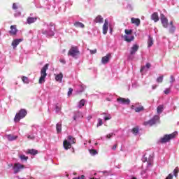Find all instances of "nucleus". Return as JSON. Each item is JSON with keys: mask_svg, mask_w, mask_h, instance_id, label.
I'll list each match as a JSON object with an SVG mask.
<instances>
[{"mask_svg": "<svg viewBox=\"0 0 179 179\" xmlns=\"http://www.w3.org/2000/svg\"><path fill=\"white\" fill-rule=\"evenodd\" d=\"M9 33L11 36H16L17 33V29L16 28V25L10 26V30L9 31Z\"/></svg>", "mask_w": 179, "mask_h": 179, "instance_id": "12", "label": "nucleus"}, {"mask_svg": "<svg viewBox=\"0 0 179 179\" xmlns=\"http://www.w3.org/2000/svg\"><path fill=\"white\" fill-rule=\"evenodd\" d=\"M22 41H23V39H15L13 41L11 45H13V48H16Z\"/></svg>", "mask_w": 179, "mask_h": 179, "instance_id": "15", "label": "nucleus"}, {"mask_svg": "<svg viewBox=\"0 0 179 179\" xmlns=\"http://www.w3.org/2000/svg\"><path fill=\"white\" fill-rule=\"evenodd\" d=\"M177 136V131H175L171 134H165L162 138L159 140V143H167V142H170L171 139H174Z\"/></svg>", "mask_w": 179, "mask_h": 179, "instance_id": "3", "label": "nucleus"}, {"mask_svg": "<svg viewBox=\"0 0 179 179\" xmlns=\"http://www.w3.org/2000/svg\"><path fill=\"white\" fill-rule=\"evenodd\" d=\"M124 32H125V34H127V36H131V34H132V29H130V30L125 29Z\"/></svg>", "mask_w": 179, "mask_h": 179, "instance_id": "38", "label": "nucleus"}, {"mask_svg": "<svg viewBox=\"0 0 179 179\" xmlns=\"http://www.w3.org/2000/svg\"><path fill=\"white\" fill-rule=\"evenodd\" d=\"M113 135H114V133H110V134H108L106 136L107 139H110L111 136H113Z\"/></svg>", "mask_w": 179, "mask_h": 179, "instance_id": "44", "label": "nucleus"}, {"mask_svg": "<svg viewBox=\"0 0 179 179\" xmlns=\"http://www.w3.org/2000/svg\"><path fill=\"white\" fill-rule=\"evenodd\" d=\"M22 80L23 83H25L27 85H29V78H27V76H22Z\"/></svg>", "mask_w": 179, "mask_h": 179, "instance_id": "29", "label": "nucleus"}, {"mask_svg": "<svg viewBox=\"0 0 179 179\" xmlns=\"http://www.w3.org/2000/svg\"><path fill=\"white\" fill-rule=\"evenodd\" d=\"M80 179H85V176H84V175H82V176L80 177Z\"/></svg>", "mask_w": 179, "mask_h": 179, "instance_id": "54", "label": "nucleus"}, {"mask_svg": "<svg viewBox=\"0 0 179 179\" xmlns=\"http://www.w3.org/2000/svg\"><path fill=\"white\" fill-rule=\"evenodd\" d=\"M164 108V106H163V105H159V106L157 108V114H162V113H163Z\"/></svg>", "mask_w": 179, "mask_h": 179, "instance_id": "25", "label": "nucleus"}, {"mask_svg": "<svg viewBox=\"0 0 179 179\" xmlns=\"http://www.w3.org/2000/svg\"><path fill=\"white\" fill-rule=\"evenodd\" d=\"M159 20V14L157 12H155L151 15V20H153L155 23Z\"/></svg>", "mask_w": 179, "mask_h": 179, "instance_id": "18", "label": "nucleus"}, {"mask_svg": "<svg viewBox=\"0 0 179 179\" xmlns=\"http://www.w3.org/2000/svg\"><path fill=\"white\" fill-rule=\"evenodd\" d=\"M135 38V36L133 35H124V41H127V43H131V41H134Z\"/></svg>", "mask_w": 179, "mask_h": 179, "instance_id": "17", "label": "nucleus"}, {"mask_svg": "<svg viewBox=\"0 0 179 179\" xmlns=\"http://www.w3.org/2000/svg\"><path fill=\"white\" fill-rule=\"evenodd\" d=\"M131 132L132 134H134V135H136L138 134V132H139V127H135L131 129Z\"/></svg>", "mask_w": 179, "mask_h": 179, "instance_id": "30", "label": "nucleus"}, {"mask_svg": "<svg viewBox=\"0 0 179 179\" xmlns=\"http://www.w3.org/2000/svg\"><path fill=\"white\" fill-rule=\"evenodd\" d=\"M0 36H1V32H0Z\"/></svg>", "mask_w": 179, "mask_h": 179, "instance_id": "61", "label": "nucleus"}, {"mask_svg": "<svg viewBox=\"0 0 179 179\" xmlns=\"http://www.w3.org/2000/svg\"><path fill=\"white\" fill-rule=\"evenodd\" d=\"M63 145L66 150H68V149H71V148L72 147V145H71V143L68 142L67 140L64 141Z\"/></svg>", "mask_w": 179, "mask_h": 179, "instance_id": "19", "label": "nucleus"}, {"mask_svg": "<svg viewBox=\"0 0 179 179\" xmlns=\"http://www.w3.org/2000/svg\"><path fill=\"white\" fill-rule=\"evenodd\" d=\"M27 22L28 24H31V23H35V22H37V17H28Z\"/></svg>", "mask_w": 179, "mask_h": 179, "instance_id": "20", "label": "nucleus"}, {"mask_svg": "<svg viewBox=\"0 0 179 179\" xmlns=\"http://www.w3.org/2000/svg\"><path fill=\"white\" fill-rule=\"evenodd\" d=\"M56 129H57V134H59V132H61L62 131V124L57 123L56 124Z\"/></svg>", "mask_w": 179, "mask_h": 179, "instance_id": "26", "label": "nucleus"}, {"mask_svg": "<svg viewBox=\"0 0 179 179\" xmlns=\"http://www.w3.org/2000/svg\"><path fill=\"white\" fill-rule=\"evenodd\" d=\"M157 122H160V116L155 115L151 120L144 122L143 125H150V127H152V125L157 124Z\"/></svg>", "mask_w": 179, "mask_h": 179, "instance_id": "5", "label": "nucleus"}, {"mask_svg": "<svg viewBox=\"0 0 179 179\" xmlns=\"http://www.w3.org/2000/svg\"><path fill=\"white\" fill-rule=\"evenodd\" d=\"M163 76H161L157 78V83H163Z\"/></svg>", "mask_w": 179, "mask_h": 179, "instance_id": "36", "label": "nucleus"}, {"mask_svg": "<svg viewBox=\"0 0 179 179\" xmlns=\"http://www.w3.org/2000/svg\"><path fill=\"white\" fill-rule=\"evenodd\" d=\"M24 169V165L20 164L19 163H15L13 166L14 174H17V173H20L21 170Z\"/></svg>", "mask_w": 179, "mask_h": 179, "instance_id": "7", "label": "nucleus"}, {"mask_svg": "<svg viewBox=\"0 0 179 179\" xmlns=\"http://www.w3.org/2000/svg\"><path fill=\"white\" fill-rule=\"evenodd\" d=\"M48 66H50V64H46L41 70V77L38 80V83H40V85H42V83H44V82H45V78H47V71H48Z\"/></svg>", "mask_w": 179, "mask_h": 179, "instance_id": "2", "label": "nucleus"}, {"mask_svg": "<svg viewBox=\"0 0 179 179\" xmlns=\"http://www.w3.org/2000/svg\"><path fill=\"white\" fill-rule=\"evenodd\" d=\"M74 26L76 27H81V29H85V24L82 22H76L74 23Z\"/></svg>", "mask_w": 179, "mask_h": 179, "instance_id": "27", "label": "nucleus"}, {"mask_svg": "<svg viewBox=\"0 0 179 179\" xmlns=\"http://www.w3.org/2000/svg\"><path fill=\"white\" fill-rule=\"evenodd\" d=\"M138 50H139V45L136 44L133 45L130 50L131 55H134V54H136V51H138Z\"/></svg>", "mask_w": 179, "mask_h": 179, "instance_id": "13", "label": "nucleus"}, {"mask_svg": "<svg viewBox=\"0 0 179 179\" xmlns=\"http://www.w3.org/2000/svg\"><path fill=\"white\" fill-rule=\"evenodd\" d=\"M149 164H152L151 163H150Z\"/></svg>", "mask_w": 179, "mask_h": 179, "instance_id": "60", "label": "nucleus"}, {"mask_svg": "<svg viewBox=\"0 0 179 179\" xmlns=\"http://www.w3.org/2000/svg\"><path fill=\"white\" fill-rule=\"evenodd\" d=\"M67 139L70 141L69 143L72 145L76 143V138L72 136H68Z\"/></svg>", "mask_w": 179, "mask_h": 179, "instance_id": "22", "label": "nucleus"}, {"mask_svg": "<svg viewBox=\"0 0 179 179\" xmlns=\"http://www.w3.org/2000/svg\"><path fill=\"white\" fill-rule=\"evenodd\" d=\"M89 152L90 153V155H92V156H96V155H97V150H96L91 149V150H89Z\"/></svg>", "mask_w": 179, "mask_h": 179, "instance_id": "33", "label": "nucleus"}, {"mask_svg": "<svg viewBox=\"0 0 179 179\" xmlns=\"http://www.w3.org/2000/svg\"><path fill=\"white\" fill-rule=\"evenodd\" d=\"M117 101L120 104H129V103H131V100H129V99H125L122 97L117 98Z\"/></svg>", "mask_w": 179, "mask_h": 179, "instance_id": "9", "label": "nucleus"}, {"mask_svg": "<svg viewBox=\"0 0 179 179\" xmlns=\"http://www.w3.org/2000/svg\"><path fill=\"white\" fill-rule=\"evenodd\" d=\"M30 179H34V178H31Z\"/></svg>", "mask_w": 179, "mask_h": 179, "instance_id": "59", "label": "nucleus"}, {"mask_svg": "<svg viewBox=\"0 0 179 179\" xmlns=\"http://www.w3.org/2000/svg\"><path fill=\"white\" fill-rule=\"evenodd\" d=\"M27 153L29 155H33V156H36V155L38 154V151L37 150L31 149L28 150Z\"/></svg>", "mask_w": 179, "mask_h": 179, "instance_id": "24", "label": "nucleus"}, {"mask_svg": "<svg viewBox=\"0 0 179 179\" xmlns=\"http://www.w3.org/2000/svg\"><path fill=\"white\" fill-rule=\"evenodd\" d=\"M55 110H56V112H57V113H59V111L61 110V106H58V103L56 104Z\"/></svg>", "mask_w": 179, "mask_h": 179, "instance_id": "40", "label": "nucleus"}, {"mask_svg": "<svg viewBox=\"0 0 179 179\" xmlns=\"http://www.w3.org/2000/svg\"><path fill=\"white\" fill-rule=\"evenodd\" d=\"M164 93L165 94H170V89H166V90H164Z\"/></svg>", "mask_w": 179, "mask_h": 179, "instance_id": "45", "label": "nucleus"}, {"mask_svg": "<svg viewBox=\"0 0 179 179\" xmlns=\"http://www.w3.org/2000/svg\"><path fill=\"white\" fill-rule=\"evenodd\" d=\"M20 159L22 161V162H27V160L29 159V157H26V155H22L20 156Z\"/></svg>", "mask_w": 179, "mask_h": 179, "instance_id": "32", "label": "nucleus"}, {"mask_svg": "<svg viewBox=\"0 0 179 179\" xmlns=\"http://www.w3.org/2000/svg\"><path fill=\"white\" fill-rule=\"evenodd\" d=\"M161 23L165 29L169 27V20L164 16V15H162L161 16Z\"/></svg>", "mask_w": 179, "mask_h": 179, "instance_id": "8", "label": "nucleus"}, {"mask_svg": "<svg viewBox=\"0 0 179 179\" xmlns=\"http://www.w3.org/2000/svg\"><path fill=\"white\" fill-rule=\"evenodd\" d=\"M103 22H104V18L101 15L96 16L94 20V23H99L100 24H101Z\"/></svg>", "mask_w": 179, "mask_h": 179, "instance_id": "14", "label": "nucleus"}, {"mask_svg": "<svg viewBox=\"0 0 179 179\" xmlns=\"http://www.w3.org/2000/svg\"><path fill=\"white\" fill-rule=\"evenodd\" d=\"M148 47H152L153 45V38L149 36L148 40Z\"/></svg>", "mask_w": 179, "mask_h": 179, "instance_id": "28", "label": "nucleus"}, {"mask_svg": "<svg viewBox=\"0 0 179 179\" xmlns=\"http://www.w3.org/2000/svg\"><path fill=\"white\" fill-rule=\"evenodd\" d=\"M55 30V24L50 23L48 25V30L42 29L41 33L48 37H52L55 34L54 33Z\"/></svg>", "mask_w": 179, "mask_h": 179, "instance_id": "1", "label": "nucleus"}, {"mask_svg": "<svg viewBox=\"0 0 179 179\" xmlns=\"http://www.w3.org/2000/svg\"><path fill=\"white\" fill-rule=\"evenodd\" d=\"M73 179H80V177H78V178H73Z\"/></svg>", "mask_w": 179, "mask_h": 179, "instance_id": "57", "label": "nucleus"}, {"mask_svg": "<svg viewBox=\"0 0 179 179\" xmlns=\"http://www.w3.org/2000/svg\"><path fill=\"white\" fill-rule=\"evenodd\" d=\"M13 9H14V10L17 9V5L16 4V3H14L13 4Z\"/></svg>", "mask_w": 179, "mask_h": 179, "instance_id": "47", "label": "nucleus"}, {"mask_svg": "<svg viewBox=\"0 0 179 179\" xmlns=\"http://www.w3.org/2000/svg\"><path fill=\"white\" fill-rule=\"evenodd\" d=\"M157 87V85H152L153 90H155V89H156Z\"/></svg>", "mask_w": 179, "mask_h": 179, "instance_id": "53", "label": "nucleus"}, {"mask_svg": "<svg viewBox=\"0 0 179 179\" xmlns=\"http://www.w3.org/2000/svg\"><path fill=\"white\" fill-rule=\"evenodd\" d=\"M27 139H30L31 141H34V139H36V136L34 135H28Z\"/></svg>", "mask_w": 179, "mask_h": 179, "instance_id": "39", "label": "nucleus"}, {"mask_svg": "<svg viewBox=\"0 0 179 179\" xmlns=\"http://www.w3.org/2000/svg\"><path fill=\"white\" fill-rule=\"evenodd\" d=\"M110 58H111V54H107L106 56L103 57L101 59V63L106 65L110 62Z\"/></svg>", "mask_w": 179, "mask_h": 179, "instance_id": "10", "label": "nucleus"}, {"mask_svg": "<svg viewBox=\"0 0 179 179\" xmlns=\"http://www.w3.org/2000/svg\"><path fill=\"white\" fill-rule=\"evenodd\" d=\"M60 62H62V64H66L65 59H60Z\"/></svg>", "mask_w": 179, "mask_h": 179, "instance_id": "51", "label": "nucleus"}, {"mask_svg": "<svg viewBox=\"0 0 179 179\" xmlns=\"http://www.w3.org/2000/svg\"><path fill=\"white\" fill-rule=\"evenodd\" d=\"M118 146V144H115L113 147H112V150H115L117 149Z\"/></svg>", "mask_w": 179, "mask_h": 179, "instance_id": "49", "label": "nucleus"}, {"mask_svg": "<svg viewBox=\"0 0 179 179\" xmlns=\"http://www.w3.org/2000/svg\"><path fill=\"white\" fill-rule=\"evenodd\" d=\"M72 92H73V89L69 88L68 92V96H71V94H72Z\"/></svg>", "mask_w": 179, "mask_h": 179, "instance_id": "42", "label": "nucleus"}, {"mask_svg": "<svg viewBox=\"0 0 179 179\" xmlns=\"http://www.w3.org/2000/svg\"><path fill=\"white\" fill-rule=\"evenodd\" d=\"M170 24H171V27H173V26H174V25H173V21L170 22Z\"/></svg>", "mask_w": 179, "mask_h": 179, "instance_id": "55", "label": "nucleus"}, {"mask_svg": "<svg viewBox=\"0 0 179 179\" xmlns=\"http://www.w3.org/2000/svg\"><path fill=\"white\" fill-rule=\"evenodd\" d=\"M171 82H174V76H171Z\"/></svg>", "mask_w": 179, "mask_h": 179, "instance_id": "52", "label": "nucleus"}, {"mask_svg": "<svg viewBox=\"0 0 179 179\" xmlns=\"http://www.w3.org/2000/svg\"><path fill=\"white\" fill-rule=\"evenodd\" d=\"M27 115V111L24 109H21L20 111L15 115L14 121L15 122H19L22 119L24 118Z\"/></svg>", "mask_w": 179, "mask_h": 179, "instance_id": "4", "label": "nucleus"}, {"mask_svg": "<svg viewBox=\"0 0 179 179\" xmlns=\"http://www.w3.org/2000/svg\"><path fill=\"white\" fill-rule=\"evenodd\" d=\"M165 179H173V174H169V176Z\"/></svg>", "mask_w": 179, "mask_h": 179, "instance_id": "46", "label": "nucleus"}, {"mask_svg": "<svg viewBox=\"0 0 179 179\" xmlns=\"http://www.w3.org/2000/svg\"><path fill=\"white\" fill-rule=\"evenodd\" d=\"M101 125H103V120H101V118L98 119V123L96 124V127H101Z\"/></svg>", "mask_w": 179, "mask_h": 179, "instance_id": "37", "label": "nucleus"}, {"mask_svg": "<svg viewBox=\"0 0 179 179\" xmlns=\"http://www.w3.org/2000/svg\"><path fill=\"white\" fill-rule=\"evenodd\" d=\"M80 54V52L79 51V48L76 46H71L70 50L68 52V55L70 57H73V58H76L78 55Z\"/></svg>", "mask_w": 179, "mask_h": 179, "instance_id": "6", "label": "nucleus"}, {"mask_svg": "<svg viewBox=\"0 0 179 179\" xmlns=\"http://www.w3.org/2000/svg\"><path fill=\"white\" fill-rule=\"evenodd\" d=\"M6 138H7L8 141H16L17 139V136H13L12 134H8L6 136Z\"/></svg>", "mask_w": 179, "mask_h": 179, "instance_id": "21", "label": "nucleus"}, {"mask_svg": "<svg viewBox=\"0 0 179 179\" xmlns=\"http://www.w3.org/2000/svg\"><path fill=\"white\" fill-rule=\"evenodd\" d=\"M85 103H86V101L85 99H81L78 104V108H82L85 106Z\"/></svg>", "mask_w": 179, "mask_h": 179, "instance_id": "31", "label": "nucleus"}, {"mask_svg": "<svg viewBox=\"0 0 179 179\" xmlns=\"http://www.w3.org/2000/svg\"><path fill=\"white\" fill-rule=\"evenodd\" d=\"M103 34H107V31H108V20H105V22L103 25Z\"/></svg>", "mask_w": 179, "mask_h": 179, "instance_id": "11", "label": "nucleus"}, {"mask_svg": "<svg viewBox=\"0 0 179 179\" xmlns=\"http://www.w3.org/2000/svg\"><path fill=\"white\" fill-rule=\"evenodd\" d=\"M105 121H108V120H111V116H106L104 117Z\"/></svg>", "mask_w": 179, "mask_h": 179, "instance_id": "48", "label": "nucleus"}, {"mask_svg": "<svg viewBox=\"0 0 179 179\" xmlns=\"http://www.w3.org/2000/svg\"><path fill=\"white\" fill-rule=\"evenodd\" d=\"M134 110L136 113H141V111H143V106L137 107Z\"/></svg>", "mask_w": 179, "mask_h": 179, "instance_id": "35", "label": "nucleus"}, {"mask_svg": "<svg viewBox=\"0 0 179 179\" xmlns=\"http://www.w3.org/2000/svg\"><path fill=\"white\" fill-rule=\"evenodd\" d=\"M90 54H96L97 52V49L90 50Z\"/></svg>", "mask_w": 179, "mask_h": 179, "instance_id": "43", "label": "nucleus"}, {"mask_svg": "<svg viewBox=\"0 0 179 179\" xmlns=\"http://www.w3.org/2000/svg\"><path fill=\"white\" fill-rule=\"evenodd\" d=\"M145 66H146V68H148V69L150 68V66H151L150 63H147V64H145Z\"/></svg>", "mask_w": 179, "mask_h": 179, "instance_id": "50", "label": "nucleus"}, {"mask_svg": "<svg viewBox=\"0 0 179 179\" xmlns=\"http://www.w3.org/2000/svg\"><path fill=\"white\" fill-rule=\"evenodd\" d=\"M62 78H64V75L62 73H60L59 74L57 75L55 77V79L57 82H62Z\"/></svg>", "mask_w": 179, "mask_h": 179, "instance_id": "23", "label": "nucleus"}, {"mask_svg": "<svg viewBox=\"0 0 179 179\" xmlns=\"http://www.w3.org/2000/svg\"><path fill=\"white\" fill-rule=\"evenodd\" d=\"M174 30H176V27H174V26H172L169 29V33H174Z\"/></svg>", "mask_w": 179, "mask_h": 179, "instance_id": "41", "label": "nucleus"}, {"mask_svg": "<svg viewBox=\"0 0 179 179\" xmlns=\"http://www.w3.org/2000/svg\"><path fill=\"white\" fill-rule=\"evenodd\" d=\"M178 172H179L178 167H176V168L173 170V176H174V177H176V178H177V177L178 176Z\"/></svg>", "mask_w": 179, "mask_h": 179, "instance_id": "34", "label": "nucleus"}, {"mask_svg": "<svg viewBox=\"0 0 179 179\" xmlns=\"http://www.w3.org/2000/svg\"><path fill=\"white\" fill-rule=\"evenodd\" d=\"M73 120H76V115L73 116Z\"/></svg>", "mask_w": 179, "mask_h": 179, "instance_id": "56", "label": "nucleus"}, {"mask_svg": "<svg viewBox=\"0 0 179 179\" xmlns=\"http://www.w3.org/2000/svg\"><path fill=\"white\" fill-rule=\"evenodd\" d=\"M113 32V29H110V33H112Z\"/></svg>", "mask_w": 179, "mask_h": 179, "instance_id": "58", "label": "nucleus"}, {"mask_svg": "<svg viewBox=\"0 0 179 179\" xmlns=\"http://www.w3.org/2000/svg\"><path fill=\"white\" fill-rule=\"evenodd\" d=\"M131 22L132 24H136V26H139L141 24V20L138 18L131 17Z\"/></svg>", "mask_w": 179, "mask_h": 179, "instance_id": "16", "label": "nucleus"}]
</instances>
